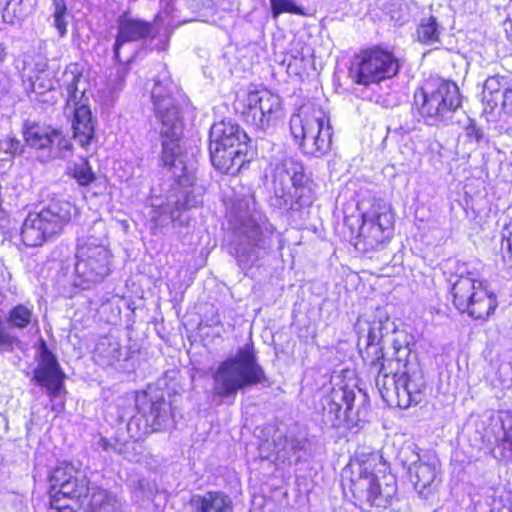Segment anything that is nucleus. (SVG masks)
I'll list each match as a JSON object with an SVG mask.
<instances>
[{"label": "nucleus", "mask_w": 512, "mask_h": 512, "mask_svg": "<svg viewBox=\"0 0 512 512\" xmlns=\"http://www.w3.org/2000/svg\"><path fill=\"white\" fill-rule=\"evenodd\" d=\"M72 144L68 138L56 129L53 132L52 143L49 146L48 152L44 156V161H50L57 158H66L71 152Z\"/></svg>", "instance_id": "7c9ffc66"}, {"label": "nucleus", "mask_w": 512, "mask_h": 512, "mask_svg": "<svg viewBox=\"0 0 512 512\" xmlns=\"http://www.w3.org/2000/svg\"><path fill=\"white\" fill-rule=\"evenodd\" d=\"M0 151L12 156L24 153V145L15 137L7 136L0 140Z\"/></svg>", "instance_id": "ea45409f"}, {"label": "nucleus", "mask_w": 512, "mask_h": 512, "mask_svg": "<svg viewBox=\"0 0 512 512\" xmlns=\"http://www.w3.org/2000/svg\"><path fill=\"white\" fill-rule=\"evenodd\" d=\"M3 213L2 209V186L0 185V215Z\"/></svg>", "instance_id": "6e6d98bb"}, {"label": "nucleus", "mask_w": 512, "mask_h": 512, "mask_svg": "<svg viewBox=\"0 0 512 512\" xmlns=\"http://www.w3.org/2000/svg\"><path fill=\"white\" fill-rule=\"evenodd\" d=\"M393 217L387 207H373L362 214L356 247L362 245L365 251L373 250L385 242L391 234Z\"/></svg>", "instance_id": "a211bd4d"}, {"label": "nucleus", "mask_w": 512, "mask_h": 512, "mask_svg": "<svg viewBox=\"0 0 512 512\" xmlns=\"http://www.w3.org/2000/svg\"><path fill=\"white\" fill-rule=\"evenodd\" d=\"M32 315V309L19 304L10 311L8 323L12 327L23 329L30 324Z\"/></svg>", "instance_id": "72a5a7b5"}, {"label": "nucleus", "mask_w": 512, "mask_h": 512, "mask_svg": "<svg viewBox=\"0 0 512 512\" xmlns=\"http://www.w3.org/2000/svg\"><path fill=\"white\" fill-rule=\"evenodd\" d=\"M271 13L274 19L282 13L305 15L304 9L296 0H270Z\"/></svg>", "instance_id": "e433bc0d"}, {"label": "nucleus", "mask_w": 512, "mask_h": 512, "mask_svg": "<svg viewBox=\"0 0 512 512\" xmlns=\"http://www.w3.org/2000/svg\"><path fill=\"white\" fill-rule=\"evenodd\" d=\"M84 471L72 463H61L49 476L51 509L56 512H74L80 508L89 493V512H123L121 501L99 487L90 488Z\"/></svg>", "instance_id": "f03ea898"}, {"label": "nucleus", "mask_w": 512, "mask_h": 512, "mask_svg": "<svg viewBox=\"0 0 512 512\" xmlns=\"http://www.w3.org/2000/svg\"><path fill=\"white\" fill-rule=\"evenodd\" d=\"M486 298H487L486 318H490L494 314V312L498 306V302H497L496 295L493 292L486 291Z\"/></svg>", "instance_id": "c03bdc74"}, {"label": "nucleus", "mask_w": 512, "mask_h": 512, "mask_svg": "<svg viewBox=\"0 0 512 512\" xmlns=\"http://www.w3.org/2000/svg\"><path fill=\"white\" fill-rule=\"evenodd\" d=\"M72 129L74 140L89 150L95 140V121L89 107H80L73 112Z\"/></svg>", "instance_id": "4be33fe9"}, {"label": "nucleus", "mask_w": 512, "mask_h": 512, "mask_svg": "<svg viewBox=\"0 0 512 512\" xmlns=\"http://www.w3.org/2000/svg\"><path fill=\"white\" fill-rule=\"evenodd\" d=\"M165 48H166V47H165V44H163V45H162V46H160L158 49H160V50H165Z\"/></svg>", "instance_id": "bf43d9fd"}, {"label": "nucleus", "mask_w": 512, "mask_h": 512, "mask_svg": "<svg viewBox=\"0 0 512 512\" xmlns=\"http://www.w3.org/2000/svg\"><path fill=\"white\" fill-rule=\"evenodd\" d=\"M95 357L102 365H114L121 357V345L119 341L111 336L101 338L95 348Z\"/></svg>", "instance_id": "c85d7f7f"}, {"label": "nucleus", "mask_w": 512, "mask_h": 512, "mask_svg": "<svg viewBox=\"0 0 512 512\" xmlns=\"http://www.w3.org/2000/svg\"><path fill=\"white\" fill-rule=\"evenodd\" d=\"M231 214L237 224V263L242 270H248L271 251L275 228L266 215L257 209L252 194L235 197Z\"/></svg>", "instance_id": "7ed1b4c3"}, {"label": "nucleus", "mask_w": 512, "mask_h": 512, "mask_svg": "<svg viewBox=\"0 0 512 512\" xmlns=\"http://www.w3.org/2000/svg\"><path fill=\"white\" fill-rule=\"evenodd\" d=\"M273 444L276 459L285 462L290 460L292 456H297V454L305 448L306 439L303 437L276 434L273 437Z\"/></svg>", "instance_id": "a878e982"}, {"label": "nucleus", "mask_w": 512, "mask_h": 512, "mask_svg": "<svg viewBox=\"0 0 512 512\" xmlns=\"http://www.w3.org/2000/svg\"><path fill=\"white\" fill-rule=\"evenodd\" d=\"M75 263V285L89 289L110 274L112 254L105 238L93 234L78 239Z\"/></svg>", "instance_id": "9d476101"}, {"label": "nucleus", "mask_w": 512, "mask_h": 512, "mask_svg": "<svg viewBox=\"0 0 512 512\" xmlns=\"http://www.w3.org/2000/svg\"><path fill=\"white\" fill-rule=\"evenodd\" d=\"M499 383L505 387H512V361L501 362L495 371Z\"/></svg>", "instance_id": "a19ab883"}, {"label": "nucleus", "mask_w": 512, "mask_h": 512, "mask_svg": "<svg viewBox=\"0 0 512 512\" xmlns=\"http://www.w3.org/2000/svg\"><path fill=\"white\" fill-rule=\"evenodd\" d=\"M53 132L54 129L36 123L25 124L23 128V137L26 145L41 153L38 157L41 158L42 162H45L44 156L52 143Z\"/></svg>", "instance_id": "b1692460"}, {"label": "nucleus", "mask_w": 512, "mask_h": 512, "mask_svg": "<svg viewBox=\"0 0 512 512\" xmlns=\"http://www.w3.org/2000/svg\"><path fill=\"white\" fill-rule=\"evenodd\" d=\"M202 203V194L194 188L191 190H183L174 202L177 212H181L192 207H197Z\"/></svg>", "instance_id": "f704fd0d"}, {"label": "nucleus", "mask_w": 512, "mask_h": 512, "mask_svg": "<svg viewBox=\"0 0 512 512\" xmlns=\"http://www.w3.org/2000/svg\"><path fill=\"white\" fill-rule=\"evenodd\" d=\"M398 460L407 470L410 481L420 496L426 498L437 477V460L430 452L420 453L413 443L403 446L398 452Z\"/></svg>", "instance_id": "2eb2a0df"}, {"label": "nucleus", "mask_w": 512, "mask_h": 512, "mask_svg": "<svg viewBox=\"0 0 512 512\" xmlns=\"http://www.w3.org/2000/svg\"><path fill=\"white\" fill-rule=\"evenodd\" d=\"M239 104L244 121L264 135L275 129L283 115L281 98L266 89L249 91Z\"/></svg>", "instance_id": "f8f14e48"}, {"label": "nucleus", "mask_w": 512, "mask_h": 512, "mask_svg": "<svg viewBox=\"0 0 512 512\" xmlns=\"http://www.w3.org/2000/svg\"><path fill=\"white\" fill-rule=\"evenodd\" d=\"M277 179L281 183L289 181L295 189V193L303 186L305 175L303 166L294 162L292 159L284 160L283 163L276 168L275 182Z\"/></svg>", "instance_id": "c756f323"}, {"label": "nucleus", "mask_w": 512, "mask_h": 512, "mask_svg": "<svg viewBox=\"0 0 512 512\" xmlns=\"http://www.w3.org/2000/svg\"><path fill=\"white\" fill-rule=\"evenodd\" d=\"M12 87L9 76L0 71V99L7 95Z\"/></svg>", "instance_id": "a18cd8bd"}, {"label": "nucleus", "mask_w": 512, "mask_h": 512, "mask_svg": "<svg viewBox=\"0 0 512 512\" xmlns=\"http://www.w3.org/2000/svg\"><path fill=\"white\" fill-rule=\"evenodd\" d=\"M384 486L372 472L371 464H359L358 475L351 478L350 489L355 499L363 504L386 507L396 494L395 481L392 477H383Z\"/></svg>", "instance_id": "dca6fc26"}, {"label": "nucleus", "mask_w": 512, "mask_h": 512, "mask_svg": "<svg viewBox=\"0 0 512 512\" xmlns=\"http://www.w3.org/2000/svg\"><path fill=\"white\" fill-rule=\"evenodd\" d=\"M290 131L306 155L321 157L331 149L333 131L329 116L321 106H301L290 119Z\"/></svg>", "instance_id": "0eeeda50"}, {"label": "nucleus", "mask_w": 512, "mask_h": 512, "mask_svg": "<svg viewBox=\"0 0 512 512\" xmlns=\"http://www.w3.org/2000/svg\"><path fill=\"white\" fill-rule=\"evenodd\" d=\"M54 24H55V27L57 28V30L59 31L60 35L64 36L67 31L66 30L67 24L64 20V17L54 18Z\"/></svg>", "instance_id": "09e8293b"}, {"label": "nucleus", "mask_w": 512, "mask_h": 512, "mask_svg": "<svg viewBox=\"0 0 512 512\" xmlns=\"http://www.w3.org/2000/svg\"><path fill=\"white\" fill-rule=\"evenodd\" d=\"M368 406V396L360 389H333L330 395L322 399V421L330 428H339L344 424L357 426L366 419Z\"/></svg>", "instance_id": "9b49d317"}, {"label": "nucleus", "mask_w": 512, "mask_h": 512, "mask_svg": "<svg viewBox=\"0 0 512 512\" xmlns=\"http://www.w3.org/2000/svg\"><path fill=\"white\" fill-rule=\"evenodd\" d=\"M72 177L81 186H88L95 181L96 176L92 171L89 161L84 158L79 163H74L71 168Z\"/></svg>", "instance_id": "473e14b6"}, {"label": "nucleus", "mask_w": 512, "mask_h": 512, "mask_svg": "<svg viewBox=\"0 0 512 512\" xmlns=\"http://www.w3.org/2000/svg\"><path fill=\"white\" fill-rule=\"evenodd\" d=\"M501 105L505 113L512 115V86L503 92Z\"/></svg>", "instance_id": "37998d69"}, {"label": "nucleus", "mask_w": 512, "mask_h": 512, "mask_svg": "<svg viewBox=\"0 0 512 512\" xmlns=\"http://www.w3.org/2000/svg\"><path fill=\"white\" fill-rule=\"evenodd\" d=\"M443 27L434 16L423 17L417 25L415 37L423 45H435L440 43Z\"/></svg>", "instance_id": "bb28decb"}, {"label": "nucleus", "mask_w": 512, "mask_h": 512, "mask_svg": "<svg viewBox=\"0 0 512 512\" xmlns=\"http://www.w3.org/2000/svg\"><path fill=\"white\" fill-rule=\"evenodd\" d=\"M218 324H220V319L217 316L216 318L211 319V321H210V323L208 325L209 326H215V325H218Z\"/></svg>", "instance_id": "5fc2aeb1"}, {"label": "nucleus", "mask_w": 512, "mask_h": 512, "mask_svg": "<svg viewBox=\"0 0 512 512\" xmlns=\"http://www.w3.org/2000/svg\"><path fill=\"white\" fill-rule=\"evenodd\" d=\"M190 506L192 512H230L232 500L221 491H209L203 495H194Z\"/></svg>", "instance_id": "5701e85b"}, {"label": "nucleus", "mask_w": 512, "mask_h": 512, "mask_svg": "<svg viewBox=\"0 0 512 512\" xmlns=\"http://www.w3.org/2000/svg\"><path fill=\"white\" fill-rule=\"evenodd\" d=\"M54 5V18L64 17L67 11L64 1L57 0L54 2Z\"/></svg>", "instance_id": "de8ad7c7"}, {"label": "nucleus", "mask_w": 512, "mask_h": 512, "mask_svg": "<svg viewBox=\"0 0 512 512\" xmlns=\"http://www.w3.org/2000/svg\"><path fill=\"white\" fill-rule=\"evenodd\" d=\"M114 452L130 462H138L142 453V446L136 441L115 442Z\"/></svg>", "instance_id": "c9c22d12"}, {"label": "nucleus", "mask_w": 512, "mask_h": 512, "mask_svg": "<svg viewBox=\"0 0 512 512\" xmlns=\"http://www.w3.org/2000/svg\"><path fill=\"white\" fill-rule=\"evenodd\" d=\"M507 242H508L509 250L512 253V233L510 234V237L508 238Z\"/></svg>", "instance_id": "4d7b16f0"}, {"label": "nucleus", "mask_w": 512, "mask_h": 512, "mask_svg": "<svg viewBox=\"0 0 512 512\" xmlns=\"http://www.w3.org/2000/svg\"><path fill=\"white\" fill-rule=\"evenodd\" d=\"M211 398L216 404L234 403L239 391L268 382L253 343L220 362L211 372Z\"/></svg>", "instance_id": "20e7f679"}, {"label": "nucleus", "mask_w": 512, "mask_h": 512, "mask_svg": "<svg viewBox=\"0 0 512 512\" xmlns=\"http://www.w3.org/2000/svg\"><path fill=\"white\" fill-rule=\"evenodd\" d=\"M76 207L66 200L53 199L39 212H31L25 218L20 235L27 247L41 246L58 235L70 222Z\"/></svg>", "instance_id": "1a4fd4ad"}, {"label": "nucleus", "mask_w": 512, "mask_h": 512, "mask_svg": "<svg viewBox=\"0 0 512 512\" xmlns=\"http://www.w3.org/2000/svg\"><path fill=\"white\" fill-rule=\"evenodd\" d=\"M490 420L482 438L487 437L488 442H495L500 456L512 462V412H497Z\"/></svg>", "instance_id": "aec40b11"}, {"label": "nucleus", "mask_w": 512, "mask_h": 512, "mask_svg": "<svg viewBox=\"0 0 512 512\" xmlns=\"http://www.w3.org/2000/svg\"><path fill=\"white\" fill-rule=\"evenodd\" d=\"M64 377L56 357L45 342H42L39 349L38 365L34 369L32 380L45 388L51 402L54 403L52 409L55 411H60L64 406L62 400L58 402V398L64 390Z\"/></svg>", "instance_id": "f3484780"}, {"label": "nucleus", "mask_w": 512, "mask_h": 512, "mask_svg": "<svg viewBox=\"0 0 512 512\" xmlns=\"http://www.w3.org/2000/svg\"><path fill=\"white\" fill-rule=\"evenodd\" d=\"M490 512H512V501L510 499L506 501L494 499Z\"/></svg>", "instance_id": "79ce46f5"}, {"label": "nucleus", "mask_w": 512, "mask_h": 512, "mask_svg": "<svg viewBox=\"0 0 512 512\" xmlns=\"http://www.w3.org/2000/svg\"><path fill=\"white\" fill-rule=\"evenodd\" d=\"M181 90L173 82L168 72L160 73L151 91V101L156 120L160 123L162 150L160 161L163 167H174L180 154L179 141L183 133L181 115Z\"/></svg>", "instance_id": "39448f33"}, {"label": "nucleus", "mask_w": 512, "mask_h": 512, "mask_svg": "<svg viewBox=\"0 0 512 512\" xmlns=\"http://www.w3.org/2000/svg\"><path fill=\"white\" fill-rule=\"evenodd\" d=\"M414 106L427 125H438L461 106L458 86L442 78H430L414 93Z\"/></svg>", "instance_id": "6e6552de"}, {"label": "nucleus", "mask_w": 512, "mask_h": 512, "mask_svg": "<svg viewBox=\"0 0 512 512\" xmlns=\"http://www.w3.org/2000/svg\"><path fill=\"white\" fill-rule=\"evenodd\" d=\"M47 67L48 63L46 58L39 55L34 66L35 71L38 73L37 75H45Z\"/></svg>", "instance_id": "49530a36"}, {"label": "nucleus", "mask_w": 512, "mask_h": 512, "mask_svg": "<svg viewBox=\"0 0 512 512\" xmlns=\"http://www.w3.org/2000/svg\"><path fill=\"white\" fill-rule=\"evenodd\" d=\"M470 289H475L474 281L470 278L458 280L452 288L454 303L462 312L467 311L470 317L478 319L480 316L472 308L475 304L476 293H469Z\"/></svg>", "instance_id": "393cba45"}, {"label": "nucleus", "mask_w": 512, "mask_h": 512, "mask_svg": "<svg viewBox=\"0 0 512 512\" xmlns=\"http://www.w3.org/2000/svg\"><path fill=\"white\" fill-rule=\"evenodd\" d=\"M400 65L390 51L372 48L355 57L350 74L355 83L368 86L397 75Z\"/></svg>", "instance_id": "4468645a"}, {"label": "nucleus", "mask_w": 512, "mask_h": 512, "mask_svg": "<svg viewBox=\"0 0 512 512\" xmlns=\"http://www.w3.org/2000/svg\"><path fill=\"white\" fill-rule=\"evenodd\" d=\"M136 407L140 417H132L127 424L132 438H141L169 426L172 417L171 404L162 395L142 392L136 397Z\"/></svg>", "instance_id": "ddd939ff"}, {"label": "nucleus", "mask_w": 512, "mask_h": 512, "mask_svg": "<svg viewBox=\"0 0 512 512\" xmlns=\"http://www.w3.org/2000/svg\"><path fill=\"white\" fill-rule=\"evenodd\" d=\"M54 89V81L52 78L45 75H36L35 79L31 77L29 79L27 91H31L37 94H44L46 91Z\"/></svg>", "instance_id": "4c0bfd02"}, {"label": "nucleus", "mask_w": 512, "mask_h": 512, "mask_svg": "<svg viewBox=\"0 0 512 512\" xmlns=\"http://www.w3.org/2000/svg\"><path fill=\"white\" fill-rule=\"evenodd\" d=\"M504 29L506 32L507 38L512 42V20H508L504 22Z\"/></svg>", "instance_id": "603ef678"}, {"label": "nucleus", "mask_w": 512, "mask_h": 512, "mask_svg": "<svg viewBox=\"0 0 512 512\" xmlns=\"http://www.w3.org/2000/svg\"><path fill=\"white\" fill-rule=\"evenodd\" d=\"M355 330L364 362L377 373L375 381L382 399L401 409L420 403L426 381L408 334L397 330L381 312L372 320L359 318Z\"/></svg>", "instance_id": "f257e3e1"}, {"label": "nucleus", "mask_w": 512, "mask_h": 512, "mask_svg": "<svg viewBox=\"0 0 512 512\" xmlns=\"http://www.w3.org/2000/svg\"><path fill=\"white\" fill-rule=\"evenodd\" d=\"M126 73H127V70L125 67H120L117 69V72H116V77L119 81V85L121 86L123 81H124V78L126 76Z\"/></svg>", "instance_id": "3c124183"}, {"label": "nucleus", "mask_w": 512, "mask_h": 512, "mask_svg": "<svg viewBox=\"0 0 512 512\" xmlns=\"http://www.w3.org/2000/svg\"><path fill=\"white\" fill-rule=\"evenodd\" d=\"M248 136L231 120L214 123L209 132V153L213 166L220 172L237 174L247 162Z\"/></svg>", "instance_id": "423d86ee"}, {"label": "nucleus", "mask_w": 512, "mask_h": 512, "mask_svg": "<svg viewBox=\"0 0 512 512\" xmlns=\"http://www.w3.org/2000/svg\"><path fill=\"white\" fill-rule=\"evenodd\" d=\"M175 207H170V203L166 205L152 206L149 217L153 223L152 229L164 227L169 222H175L177 220Z\"/></svg>", "instance_id": "2f4dec72"}, {"label": "nucleus", "mask_w": 512, "mask_h": 512, "mask_svg": "<svg viewBox=\"0 0 512 512\" xmlns=\"http://www.w3.org/2000/svg\"><path fill=\"white\" fill-rule=\"evenodd\" d=\"M156 36L155 27L152 23L122 15L117 20V35L113 45L114 58L118 62H123L121 58V49L129 43L154 39Z\"/></svg>", "instance_id": "6ab92c4d"}, {"label": "nucleus", "mask_w": 512, "mask_h": 512, "mask_svg": "<svg viewBox=\"0 0 512 512\" xmlns=\"http://www.w3.org/2000/svg\"><path fill=\"white\" fill-rule=\"evenodd\" d=\"M507 79L500 76L488 77L482 85V102H486L484 112H491L502 100V88H507Z\"/></svg>", "instance_id": "cd10ccee"}, {"label": "nucleus", "mask_w": 512, "mask_h": 512, "mask_svg": "<svg viewBox=\"0 0 512 512\" xmlns=\"http://www.w3.org/2000/svg\"><path fill=\"white\" fill-rule=\"evenodd\" d=\"M475 138H476V140L480 139V134H478V132L475 133Z\"/></svg>", "instance_id": "13d9d810"}, {"label": "nucleus", "mask_w": 512, "mask_h": 512, "mask_svg": "<svg viewBox=\"0 0 512 512\" xmlns=\"http://www.w3.org/2000/svg\"><path fill=\"white\" fill-rule=\"evenodd\" d=\"M100 443V446L103 448V450H106V451H109V450H113L114 451V444L110 443L107 439L103 438L101 439V441L99 442Z\"/></svg>", "instance_id": "864d4df0"}, {"label": "nucleus", "mask_w": 512, "mask_h": 512, "mask_svg": "<svg viewBox=\"0 0 512 512\" xmlns=\"http://www.w3.org/2000/svg\"><path fill=\"white\" fill-rule=\"evenodd\" d=\"M271 204L279 209L292 208L293 200L290 187H288L287 190L285 188H275V195L271 199Z\"/></svg>", "instance_id": "58836bf2"}, {"label": "nucleus", "mask_w": 512, "mask_h": 512, "mask_svg": "<svg viewBox=\"0 0 512 512\" xmlns=\"http://www.w3.org/2000/svg\"><path fill=\"white\" fill-rule=\"evenodd\" d=\"M59 82L66 94V113H73L82 106L89 107L86 96L89 84L77 68L65 70Z\"/></svg>", "instance_id": "412c9836"}, {"label": "nucleus", "mask_w": 512, "mask_h": 512, "mask_svg": "<svg viewBox=\"0 0 512 512\" xmlns=\"http://www.w3.org/2000/svg\"><path fill=\"white\" fill-rule=\"evenodd\" d=\"M7 56V47L5 43L3 42L2 38L0 37V64H2Z\"/></svg>", "instance_id": "8fccbe9b"}]
</instances>
